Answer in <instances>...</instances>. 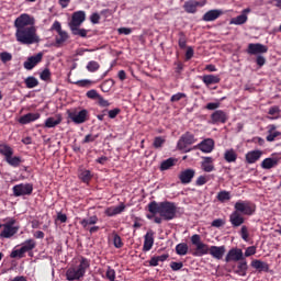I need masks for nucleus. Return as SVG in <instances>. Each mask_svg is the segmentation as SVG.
<instances>
[{"mask_svg": "<svg viewBox=\"0 0 281 281\" xmlns=\"http://www.w3.org/2000/svg\"><path fill=\"white\" fill-rule=\"evenodd\" d=\"M36 20L34 16L22 13L14 21L15 27V38L21 45H34V43H40L41 37L36 34Z\"/></svg>", "mask_w": 281, "mask_h": 281, "instance_id": "obj_1", "label": "nucleus"}, {"mask_svg": "<svg viewBox=\"0 0 281 281\" xmlns=\"http://www.w3.org/2000/svg\"><path fill=\"white\" fill-rule=\"evenodd\" d=\"M148 212L150 214H159L164 221H172L177 216V205L172 202H156L148 204Z\"/></svg>", "mask_w": 281, "mask_h": 281, "instance_id": "obj_2", "label": "nucleus"}, {"mask_svg": "<svg viewBox=\"0 0 281 281\" xmlns=\"http://www.w3.org/2000/svg\"><path fill=\"white\" fill-rule=\"evenodd\" d=\"M91 267V261L85 257H80L76 265L70 266L66 270V280L68 281H82L85 276H87V271H89Z\"/></svg>", "mask_w": 281, "mask_h": 281, "instance_id": "obj_3", "label": "nucleus"}, {"mask_svg": "<svg viewBox=\"0 0 281 281\" xmlns=\"http://www.w3.org/2000/svg\"><path fill=\"white\" fill-rule=\"evenodd\" d=\"M191 243L195 247V251L193 252V256L201 258L202 256H207V254H210V246L201 241V235L194 234L191 237Z\"/></svg>", "mask_w": 281, "mask_h": 281, "instance_id": "obj_4", "label": "nucleus"}, {"mask_svg": "<svg viewBox=\"0 0 281 281\" xmlns=\"http://www.w3.org/2000/svg\"><path fill=\"white\" fill-rule=\"evenodd\" d=\"M36 249V240L34 239H26L24 243L21 244L20 249H14L11 252V258H24L25 254Z\"/></svg>", "mask_w": 281, "mask_h": 281, "instance_id": "obj_5", "label": "nucleus"}, {"mask_svg": "<svg viewBox=\"0 0 281 281\" xmlns=\"http://www.w3.org/2000/svg\"><path fill=\"white\" fill-rule=\"evenodd\" d=\"M68 117L74 122V124H85V122L89 121V110L82 109H74V110H68Z\"/></svg>", "mask_w": 281, "mask_h": 281, "instance_id": "obj_6", "label": "nucleus"}, {"mask_svg": "<svg viewBox=\"0 0 281 281\" xmlns=\"http://www.w3.org/2000/svg\"><path fill=\"white\" fill-rule=\"evenodd\" d=\"M235 211L239 214H244L245 216H251L254 212H256V204L249 201H237L234 205Z\"/></svg>", "mask_w": 281, "mask_h": 281, "instance_id": "obj_7", "label": "nucleus"}, {"mask_svg": "<svg viewBox=\"0 0 281 281\" xmlns=\"http://www.w3.org/2000/svg\"><path fill=\"white\" fill-rule=\"evenodd\" d=\"M52 30H55V32H57V35L55 37L56 45H58V46L65 45V43H67V41H69V34L63 30L60 22L55 21L53 23Z\"/></svg>", "mask_w": 281, "mask_h": 281, "instance_id": "obj_8", "label": "nucleus"}, {"mask_svg": "<svg viewBox=\"0 0 281 281\" xmlns=\"http://www.w3.org/2000/svg\"><path fill=\"white\" fill-rule=\"evenodd\" d=\"M192 144H196V138H194L191 133H186L180 137L177 146L179 150H183V153H190L189 148L192 146Z\"/></svg>", "mask_w": 281, "mask_h": 281, "instance_id": "obj_9", "label": "nucleus"}, {"mask_svg": "<svg viewBox=\"0 0 281 281\" xmlns=\"http://www.w3.org/2000/svg\"><path fill=\"white\" fill-rule=\"evenodd\" d=\"M14 196H27L34 192V186L32 183H20L13 187Z\"/></svg>", "mask_w": 281, "mask_h": 281, "instance_id": "obj_10", "label": "nucleus"}, {"mask_svg": "<svg viewBox=\"0 0 281 281\" xmlns=\"http://www.w3.org/2000/svg\"><path fill=\"white\" fill-rule=\"evenodd\" d=\"M14 223L16 222L12 220L7 224H2L3 231L0 233V238H12L19 232V226H14Z\"/></svg>", "mask_w": 281, "mask_h": 281, "instance_id": "obj_11", "label": "nucleus"}, {"mask_svg": "<svg viewBox=\"0 0 281 281\" xmlns=\"http://www.w3.org/2000/svg\"><path fill=\"white\" fill-rule=\"evenodd\" d=\"M243 260H245V254L240 248L231 249L225 257V262H241Z\"/></svg>", "mask_w": 281, "mask_h": 281, "instance_id": "obj_12", "label": "nucleus"}, {"mask_svg": "<svg viewBox=\"0 0 281 281\" xmlns=\"http://www.w3.org/2000/svg\"><path fill=\"white\" fill-rule=\"evenodd\" d=\"M269 48L266 45L262 44H249L247 48V54H250V56H258V54H267Z\"/></svg>", "mask_w": 281, "mask_h": 281, "instance_id": "obj_13", "label": "nucleus"}, {"mask_svg": "<svg viewBox=\"0 0 281 281\" xmlns=\"http://www.w3.org/2000/svg\"><path fill=\"white\" fill-rule=\"evenodd\" d=\"M87 19V15L85 11H77L72 14V20L69 23V27H80L82 23H85V20Z\"/></svg>", "mask_w": 281, "mask_h": 281, "instance_id": "obj_14", "label": "nucleus"}, {"mask_svg": "<svg viewBox=\"0 0 281 281\" xmlns=\"http://www.w3.org/2000/svg\"><path fill=\"white\" fill-rule=\"evenodd\" d=\"M194 175H196V171L194 169H184L179 173V180L183 184L192 183Z\"/></svg>", "mask_w": 281, "mask_h": 281, "instance_id": "obj_15", "label": "nucleus"}, {"mask_svg": "<svg viewBox=\"0 0 281 281\" xmlns=\"http://www.w3.org/2000/svg\"><path fill=\"white\" fill-rule=\"evenodd\" d=\"M212 124H225L227 122L228 116L227 113L223 110H216L211 115Z\"/></svg>", "mask_w": 281, "mask_h": 281, "instance_id": "obj_16", "label": "nucleus"}, {"mask_svg": "<svg viewBox=\"0 0 281 281\" xmlns=\"http://www.w3.org/2000/svg\"><path fill=\"white\" fill-rule=\"evenodd\" d=\"M41 60H43V53H37L36 55L29 57L27 60L24 61V69H27L29 71L32 70V68L35 65H38Z\"/></svg>", "mask_w": 281, "mask_h": 281, "instance_id": "obj_17", "label": "nucleus"}, {"mask_svg": "<svg viewBox=\"0 0 281 281\" xmlns=\"http://www.w3.org/2000/svg\"><path fill=\"white\" fill-rule=\"evenodd\" d=\"M209 254L215 260H222L223 256H225V246H211L209 247Z\"/></svg>", "mask_w": 281, "mask_h": 281, "instance_id": "obj_18", "label": "nucleus"}, {"mask_svg": "<svg viewBox=\"0 0 281 281\" xmlns=\"http://www.w3.org/2000/svg\"><path fill=\"white\" fill-rule=\"evenodd\" d=\"M202 153H212L214 150V139L206 138L196 145Z\"/></svg>", "mask_w": 281, "mask_h": 281, "instance_id": "obj_19", "label": "nucleus"}, {"mask_svg": "<svg viewBox=\"0 0 281 281\" xmlns=\"http://www.w3.org/2000/svg\"><path fill=\"white\" fill-rule=\"evenodd\" d=\"M201 169L204 172H214V170H215L214 158H212V157H204L202 162H201Z\"/></svg>", "mask_w": 281, "mask_h": 281, "instance_id": "obj_20", "label": "nucleus"}, {"mask_svg": "<svg viewBox=\"0 0 281 281\" xmlns=\"http://www.w3.org/2000/svg\"><path fill=\"white\" fill-rule=\"evenodd\" d=\"M267 128H268V135L266 137L267 142H276V138L281 136V133L278 132V127L274 124L268 125Z\"/></svg>", "mask_w": 281, "mask_h": 281, "instance_id": "obj_21", "label": "nucleus"}, {"mask_svg": "<svg viewBox=\"0 0 281 281\" xmlns=\"http://www.w3.org/2000/svg\"><path fill=\"white\" fill-rule=\"evenodd\" d=\"M229 221H231L233 227H240V225H243V223H245V218L243 217V215H240V213L238 211H234L231 214Z\"/></svg>", "mask_w": 281, "mask_h": 281, "instance_id": "obj_22", "label": "nucleus"}, {"mask_svg": "<svg viewBox=\"0 0 281 281\" xmlns=\"http://www.w3.org/2000/svg\"><path fill=\"white\" fill-rule=\"evenodd\" d=\"M223 14V10H210L207 11L204 15H203V21L206 22H212V21H216V19H218V16H221Z\"/></svg>", "mask_w": 281, "mask_h": 281, "instance_id": "obj_23", "label": "nucleus"}, {"mask_svg": "<svg viewBox=\"0 0 281 281\" xmlns=\"http://www.w3.org/2000/svg\"><path fill=\"white\" fill-rule=\"evenodd\" d=\"M153 245H155V237L153 232H147L145 235L144 251H150L153 249Z\"/></svg>", "mask_w": 281, "mask_h": 281, "instance_id": "obj_24", "label": "nucleus"}, {"mask_svg": "<svg viewBox=\"0 0 281 281\" xmlns=\"http://www.w3.org/2000/svg\"><path fill=\"white\" fill-rule=\"evenodd\" d=\"M41 119L40 113H27L19 119L20 124H30V122H36Z\"/></svg>", "mask_w": 281, "mask_h": 281, "instance_id": "obj_25", "label": "nucleus"}, {"mask_svg": "<svg viewBox=\"0 0 281 281\" xmlns=\"http://www.w3.org/2000/svg\"><path fill=\"white\" fill-rule=\"evenodd\" d=\"M126 210V205L121 203L119 206H110L105 210L106 216H117V214H122Z\"/></svg>", "mask_w": 281, "mask_h": 281, "instance_id": "obj_26", "label": "nucleus"}, {"mask_svg": "<svg viewBox=\"0 0 281 281\" xmlns=\"http://www.w3.org/2000/svg\"><path fill=\"white\" fill-rule=\"evenodd\" d=\"M280 164V158H266L261 162V168L263 170H271V168H276Z\"/></svg>", "mask_w": 281, "mask_h": 281, "instance_id": "obj_27", "label": "nucleus"}, {"mask_svg": "<svg viewBox=\"0 0 281 281\" xmlns=\"http://www.w3.org/2000/svg\"><path fill=\"white\" fill-rule=\"evenodd\" d=\"M262 157L261 150H251L246 154L247 164H256Z\"/></svg>", "mask_w": 281, "mask_h": 281, "instance_id": "obj_28", "label": "nucleus"}, {"mask_svg": "<svg viewBox=\"0 0 281 281\" xmlns=\"http://www.w3.org/2000/svg\"><path fill=\"white\" fill-rule=\"evenodd\" d=\"M202 82L210 87V85H218L221 82V77L218 75H204L202 77Z\"/></svg>", "mask_w": 281, "mask_h": 281, "instance_id": "obj_29", "label": "nucleus"}, {"mask_svg": "<svg viewBox=\"0 0 281 281\" xmlns=\"http://www.w3.org/2000/svg\"><path fill=\"white\" fill-rule=\"evenodd\" d=\"M198 5H203V4H201V2L199 1L189 0L184 3L183 8L186 12H188L189 14H194V12H196Z\"/></svg>", "mask_w": 281, "mask_h": 281, "instance_id": "obj_30", "label": "nucleus"}, {"mask_svg": "<svg viewBox=\"0 0 281 281\" xmlns=\"http://www.w3.org/2000/svg\"><path fill=\"white\" fill-rule=\"evenodd\" d=\"M224 159L227 164H234V161L238 159V154H236V150L233 148L226 149L224 153Z\"/></svg>", "mask_w": 281, "mask_h": 281, "instance_id": "obj_31", "label": "nucleus"}, {"mask_svg": "<svg viewBox=\"0 0 281 281\" xmlns=\"http://www.w3.org/2000/svg\"><path fill=\"white\" fill-rule=\"evenodd\" d=\"M63 122V117L60 115H57L55 117H48L45 121V127L46 128H55V126H58Z\"/></svg>", "mask_w": 281, "mask_h": 281, "instance_id": "obj_32", "label": "nucleus"}, {"mask_svg": "<svg viewBox=\"0 0 281 281\" xmlns=\"http://www.w3.org/2000/svg\"><path fill=\"white\" fill-rule=\"evenodd\" d=\"M251 267L258 271H269V265L258 259L251 261Z\"/></svg>", "mask_w": 281, "mask_h": 281, "instance_id": "obj_33", "label": "nucleus"}, {"mask_svg": "<svg viewBox=\"0 0 281 281\" xmlns=\"http://www.w3.org/2000/svg\"><path fill=\"white\" fill-rule=\"evenodd\" d=\"M247 269H249V267L247 266V260L244 259L238 262L237 271H235V273H237V276H241L244 278L245 276H247Z\"/></svg>", "mask_w": 281, "mask_h": 281, "instance_id": "obj_34", "label": "nucleus"}, {"mask_svg": "<svg viewBox=\"0 0 281 281\" xmlns=\"http://www.w3.org/2000/svg\"><path fill=\"white\" fill-rule=\"evenodd\" d=\"M95 223H98V216H95V215L80 221V225L82 226L83 229H89V226L95 225Z\"/></svg>", "mask_w": 281, "mask_h": 281, "instance_id": "obj_35", "label": "nucleus"}, {"mask_svg": "<svg viewBox=\"0 0 281 281\" xmlns=\"http://www.w3.org/2000/svg\"><path fill=\"white\" fill-rule=\"evenodd\" d=\"M0 155H2L7 160L8 158L14 155V150L12 149V147L8 145H0Z\"/></svg>", "mask_w": 281, "mask_h": 281, "instance_id": "obj_36", "label": "nucleus"}, {"mask_svg": "<svg viewBox=\"0 0 281 281\" xmlns=\"http://www.w3.org/2000/svg\"><path fill=\"white\" fill-rule=\"evenodd\" d=\"M248 21V16L245 14H240L236 18H233L229 22L231 25H245V23H247Z\"/></svg>", "mask_w": 281, "mask_h": 281, "instance_id": "obj_37", "label": "nucleus"}, {"mask_svg": "<svg viewBox=\"0 0 281 281\" xmlns=\"http://www.w3.org/2000/svg\"><path fill=\"white\" fill-rule=\"evenodd\" d=\"M280 113H281L280 106L278 105L271 106L268 111V115H272V116H268V120H279Z\"/></svg>", "mask_w": 281, "mask_h": 281, "instance_id": "obj_38", "label": "nucleus"}, {"mask_svg": "<svg viewBox=\"0 0 281 281\" xmlns=\"http://www.w3.org/2000/svg\"><path fill=\"white\" fill-rule=\"evenodd\" d=\"M175 164H177V159L175 158H168L167 160H164L160 164V170H170V168H172V166H175Z\"/></svg>", "mask_w": 281, "mask_h": 281, "instance_id": "obj_39", "label": "nucleus"}, {"mask_svg": "<svg viewBox=\"0 0 281 281\" xmlns=\"http://www.w3.org/2000/svg\"><path fill=\"white\" fill-rule=\"evenodd\" d=\"M188 244L186 243H180L176 246V254L178 256H187L188 255Z\"/></svg>", "mask_w": 281, "mask_h": 281, "instance_id": "obj_40", "label": "nucleus"}, {"mask_svg": "<svg viewBox=\"0 0 281 281\" xmlns=\"http://www.w3.org/2000/svg\"><path fill=\"white\" fill-rule=\"evenodd\" d=\"M5 161L9 166H12V168H19V166H21V157L19 156H11Z\"/></svg>", "mask_w": 281, "mask_h": 281, "instance_id": "obj_41", "label": "nucleus"}, {"mask_svg": "<svg viewBox=\"0 0 281 281\" xmlns=\"http://www.w3.org/2000/svg\"><path fill=\"white\" fill-rule=\"evenodd\" d=\"M24 82L27 89H34V87H38V79L35 77H27Z\"/></svg>", "mask_w": 281, "mask_h": 281, "instance_id": "obj_42", "label": "nucleus"}, {"mask_svg": "<svg viewBox=\"0 0 281 281\" xmlns=\"http://www.w3.org/2000/svg\"><path fill=\"white\" fill-rule=\"evenodd\" d=\"M70 30L75 36H81V38L87 37V30L85 29H80L79 26H74Z\"/></svg>", "mask_w": 281, "mask_h": 281, "instance_id": "obj_43", "label": "nucleus"}, {"mask_svg": "<svg viewBox=\"0 0 281 281\" xmlns=\"http://www.w3.org/2000/svg\"><path fill=\"white\" fill-rule=\"evenodd\" d=\"M229 199H232L229 191H221L217 193V201H221V203H225V201H229Z\"/></svg>", "mask_w": 281, "mask_h": 281, "instance_id": "obj_44", "label": "nucleus"}, {"mask_svg": "<svg viewBox=\"0 0 281 281\" xmlns=\"http://www.w3.org/2000/svg\"><path fill=\"white\" fill-rule=\"evenodd\" d=\"M79 179H81V181H83V183H89V181H91V171H89V170L80 171Z\"/></svg>", "mask_w": 281, "mask_h": 281, "instance_id": "obj_45", "label": "nucleus"}, {"mask_svg": "<svg viewBox=\"0 0 281 281\" xmlns=\"http://www.w3.org/2000/svg\"><path fill=\"white\" fill-rule=\"evenodd\" d=\"M91 74L98 71V69H100V64L95 60H91L88 63L87 67H86Z\"/></svg>", "mask_w": 281, "mask_h": 281, "instance_id": "obj_46", "label": "nucleus"}, {"mask_svg": "<svg viewBox=\"0 0 281 281\" xmlns=\"http://www.w3.org/2000/svg\"><path fill=\"white\" fill-rule=\"evenodd\" d=\"M0 60L5 65L12 60V55L9 52H2L0 53Z\"/></svg>", "mask_w": 281, "mask_h": 281, "instance_id": "obj_47", "label": "nucleus"}, {"mask_svg": "<svg viewBox=\"0 0 281 281\" xmlns=\"http://www.w3.org/2000/svg\"><path fill=\"white\" fill-rule=\"evenodd\" d=\"M166 144V138L158 136L154 139V148H161Z\"/></svg>", "mask_w": 281, "mask_h": 281, "instance_id": "obj_48", "label": "nucleus"}, {"mask_svg": "<svg viewBox=\"0 0 281 281\" xmlns=\"http://www.w3.org/2000/svg\"><path fill=\"white\" fill-rule=\"evenodd\" d=\"M113 245L116 249H122L124 244L122 243V237H120V235H114Z\"/></svg>", "mask_w": 281, "mask_h": 281, "instance_id": "obj_49", "label": "nucleus"}, {"mask_svg": "<svg viewBox=\"0 0 281 281\" xmlns=\"http://www.w3.org/2000/svg\"><path fill=\"white\" fill-rule=\"evenodd\" d=\"M41 80L47 81L52 78V72L49 71V68H45L41 75H40Z\"/></svg>", "mask_w": 281, "mask_h": 281, "instance_id": "obj_50", "label": "nucleus"}, {"mask_svg": "<svg viewBox=\"0 0 281 281\" xmlns=\"http://www.w3.org/2000/svg\"><path fill=\"white\" fill-rule=\"evenodd\" d=\"M256 251H257L256 246L247 247L244 256H245V258H249L250 256H256Z\"/></svg>", "mask_w": 281, "mask_h": 281, "instance_id": "obj_51", "label": "nucleus"}, {"mask_svg": "<svg viewBox=\"0 0 281 281\" xmlns=\"http://www.w3.org/2000/svg\"><path fill=\"white\" fill-rule=\"evenodd\" d=\"M105 276L109 281H115V270L113 268L108 267Z\"/></svg>", "mask_w": 281, "mask_h": 281, "instance_id": "obj_52", "label": "nucleus"}, {"mask_svg": "<svg viewBox=\"0 0 281 281\" xmlns=\"http://www.w3.org/2000/svg\"><path fill=\"white\" fill-rule=\"evenodd\" d=\"M75 85H77L78 87H91L93 85V81L89 79H83L75 82Z\"/></svg>", "mask_w": 281, "mask_h": 281, "instance_id": "obj_53", "label": "nucleus"}, {"mask_svg": "<svg viewBox=\"0 0 281 281\" xmlns=\"http://www.w3.org/2000/svg\"><path fill=\"white\" fill-rule=\"evenodd\" d=\"M207 181H210V176H200L196 179V186H205V183H207Z\"/></svg>", "mask_w": 281, "mask_h": 281, "instance_id": "obj_54", "label": "nucleus"}, {"mask_svg": "<svg viewBox=\"0 0 281 281\" xmlns=\"http://www.w3.org/2000/svg\"><path fill=\"white\" fill-rule=\"evenodd\" d=\"M170 268L172 271H181V269H183V262L173 261L170 263Z\"/></svg>", "mask_w": 281, "mask_h": 281, "instance_id": "obj_55", "label": "nucleus"}, {"mask_svg": "<svg viewBox=\"0 0 281 281\" xmlns=\"http://www.w3.org/2000/svg\"><path fill=\"white\" fill-rule=\"evenodd\" d=\"M87 98H90V100H98L100 98V94L97 90L92 89L87 92Z\"/></svg>", "mask_w": 281, "mask_h": 281, "instance_id": "obj_56", "label": "nucleus"}, {"mask_svg": "<svg viewBox=\"0 0 281 281\" xmlns=\"http://www.w3.org/2000/svg\"><path fill=\"white\" fill-rule=\"evenodd\" d=\"M240 236H241L243 240H245L246 243L249 240V232L247 231V226L241 227Z\"/></svg>", "mask_w": 281, "mask_h": 281, "instance_id": "obj_57", "label": "nucleus"}, {"mask_svg": "<svg viewBox=\"0 0 281 281\" xmlns=\"http://www.w3.org/2000/svg\"><path fill=\"white\" fill-rule=\"evenodd\" d=\"M108 115L110 117V120H115V117H117V115H120V109H113V110H110L108 112Z\"/></svg>", "mask_w": 281, "mask_h": 281, "instance_id": "obj_58", "label": "nucleus"}, {"mask_svg": "<svg viewBox=\"0 0 281 281\" xmlns=\"http://www.w3.org/2000/svg\"><path fill=\"white\" fill-rule=\"evenodd\" d=\"M98 104L103 108L111 106V103L106 101V99L102 98V95L98 98Z\"/></svg>", "mask_w": 281, "mask_h": 281, "instance_id": "obj_59", "label": "nucleus"}, {"mask_svg": "<svg viewBox=\"0 0 281 281\" xmlns=\"http://www.w3.org/2000/svg\"><path fill=\"white\" fill-rule=\"evenodd\" d=\"M221 106L220 102H211L206 104V109L209 111H216V109H218Z\"/></svg>", "mask_w": 281, "mask_h": 281, "instance_id": "obj_60", "label": "nucleus"}, {"mask_svg": "<svg viewBox=\"0 0 281 281\" xmlns=\"http://www.w3.org/2000/svg\"><path fill=\"white\" fill-rule=\"evenodd\" d=\"M186 98V93L178 92L171 97L172 102H179V100Z\"/></svg>", "mask_w": 281, "mask_h": 281, "instance_id": "obj_61", "label": "nucleus"}, {"mask_svg": "<svg viewBox=\"0 0 281 281\" xmlns=\"http://www.w3.org/2000/svg\"><path fill=\"white\" fill-rule=\"evenodd\" d=\"M117 32L119 34H124L125 36H128V34H132L133 30L128 27H120Z\"/></svg>", "mask_w": 281, "mask_h": 281, "instance_id": "obj_62", "label": "nucleus"}, {"mask_svg": "<svg viewBox=\"0 0 281 281\" xmlns=\"http://www.w3.org/2000/svg\"><path fill=\"white\" fill-rule=\"evenodd\" d=\"M256 63L259 67H263L265 63H267V59L262 55H258Z\"/></svg>", "mask_w": 281, "mask_h": 281, "instance_id": "obj_63", "label": "nucleus"}, {"mask_svg": "<svg viewBox=\"0 0 281 281\" xmlns=\"http://www.w3.org/2000/svg\"><path fill=\"white\" fill-rule=\"evenodd\" d=\"M90 21L91 23H93L94 25L100 23V14L98 13H93L91 16H90Z\"/></svg>", "mask_w": 281, "mask_h": 281, "instance_id": "obj_64", "label": "nucleus"}]
</instances>
